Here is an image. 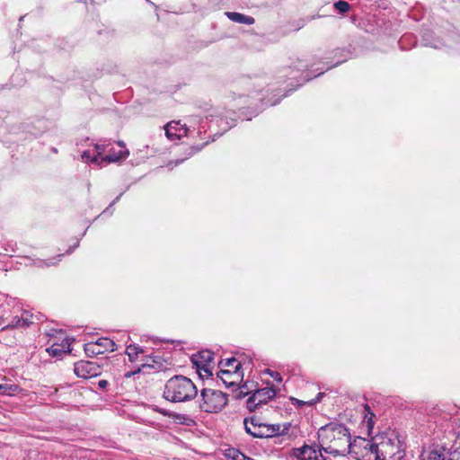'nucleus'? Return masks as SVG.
<instances>
[{
  "instance_id": "nucleus-1",
  "label": "nucleus",
  "mask_w": 460,
  "mask_h": 460,
  "mask_svg": "<svg viewBox=\"0 0 460 460\" xmlns=\"http://www.w3.org/2000/svg\"><path fill=\"white\" fill-rule=\"evenodd\" d=\"M317 435L319 445L325 453L333 456L349 455L351 436L344 424L330 422L321 427Z\"/></svg>"
},
{
  "instance_id": "nucleus-2",
  "label": "nucleus",
  "mask_w": 460,
  "mask_h": 460,
  "mask_svg": "<svg viewBox=\"0 0 460 460\" xmlns=\"http://www.w3.org/2000/svg\"><path fill=\"white\" fill-rule=\"evenodd\" d=\"M374 460H404L405 452L399 436L388 431L374 437Z\"/></svg>"
},
{
  "instance_id": "nucleus-3",
  "label": "nucleus",
  "mask_w": 460,
  "mask_h": 460,
  "mask_svg": "<svg viewBox=\"0 0 460 460\" xmlns=\"http://www.w3.org/2000/svg\"><path fill=\"white\" fill-rule=\"evenodd\" d=\"M198 394V388L192 380L182 375H176L164 385V398L171 402H186Z\"/></svg>"
},
{
  "instance_id": "nucleus-4",
  "label": "nucleus",
  "mask_w": 460,
  "mask_h": 460,
  "mask_svg": "<svg viewBox=\"0 0 460 460\" xmlns=\"http://www.w3.org/2000/svg\"><path fill=\"white\" fill-rule=\"evenodd\" d=\"M256 417L245 418L243 420L245 431L254 438H273L286 434L291 424H256Z\"/></svg>"
},
{
  "instance_id": "nucleus-5",
  "label": "nucleus",
  "mask_w": 460,
  "mask_h": 460,
  "mask_svg": "<svg viewBox=\"0 0 460 460\" xmlns=\"http://www.w3.org/2000/svg\"><path fill=\"white\" fill-rule=\"evenodd\" d=\"M227 404L226 394L214 389L204 388L200 392L199 408L208 413L221 411Z\"/></svg>"
},
{
  "instance_id": "nucleus-6",
  "label": "nucleus",
  "mask_w": 460,
  "mask_h": 460,
  "mask_svg": "<svg viewBox=\"0 0 460 460\" xmlns=\"http://www.w3.org/2000/svg\"><path fill=\"white\" fill-rule=\"evenodd\" d=\"M219 365L221 369L217 374L218 377L226 387L234 386L243 376L239 373L241 363L235 358H231L221 360Z\"/></svg>"
},
{
  "instance_id": "nucleus-7",
  "label": "nucleus",
  "mask_w": 460,
  "mask_h": 460,
  "mask_svg": "<svg viewBox=\"0 0 460 460\" xmlns=\"http://www.w3.org/2000/svg\"><path fill=\"white\" fill-rule=\"evenodd\" d=\"M374 437L371 439L358 437L350 442L349 455L356 460H374Z\"/></svg>"
},
{
  "instance_id": "nucleus-8",
  "label": "nucleus",
  "mask_w": 460,
  "mask_h": 460,
  "mask_svg": "<svg viewBox=\"0 0 460 460\" xmlns=\"http://www.w3.org/2000/svg\"><path fill=\"white\" fill-rule=\"evenodd\" d=\"M214 359V354L210 350H202L191 357V362L196 367V370L200 377H208L212 376L210 365Z\"/></svg>"
},
{
  "instance_id": "nucleus-9",
  "label": "nucleus",
  "mask_w": 460,
  "mask_h": 460,
  "mask_svg": "<svg viewBox=\"0 0 460 460\" xmlns=\"http://www.w3.org/2000/svg\"><path fill=\"white\" fill-rule=\"evenodd\" d=\"M117 349L116 343L107 337L99 338L94 342H88L84 345V352L88 357L103 354L107 351Z\"/></svg>"
},
{
  "instance_id": "nucleus-10",
  "label": "nucleus",
  "mask_w": 460,
  "mask_h": 460,
  "mask_svg": "<svg viewBox=\"0 0 460 460\" xmlns=\"http://www.w3.org/2000/svg\"><path fill=\"white\" fill-rule=\"evenodd\" d=\"M74 372L78 377L87 379L100 375L102 368L96 362L80 360L75 363Z\"/></svg>"
},
{
  "instance_id": "nucleus-11",
  "label": "nucleus",
  "mask_w": 460,
  "mask_h": 460,
  "mask_svg": "<svg viewBox=\"0 0 460 460\" xmlns=\"http://www.w3.org/2000/svg\"><path fill=\"white\" fill-rule=\"evenodd\" d=\"M322 448H316L308 445L301 447L293 448L290 452V457L298 460H326L322 454Z\"/></svg>"
},
{
  "instance_id": "nucleus-12",
  "label": "nucleus",
  "mask_w": 460,
  "mask_h": 460,
  "mask_svg": "<svg viewBox=\"0 0 460 460\" xmlns=\"http://www.w3.org/2000/svg\"><path fill=\"white\" fill-rule=\"evenodd\" d=\"M33 314H30L28 311H23L21 315H15L12 318L11 322L6 325L3 326V319L0 318V329L5 328H21L25 329L28 328L33 322Z\"/></svg>"
},
{
  "instance_id": "nucleus-13",
  "label": "nucleus",
  "mask_w": 460,
  "mask_h": 460,
  "mask_svg": "<svg viewBox=\"0 0 460 460\" xmlns=\"http://www.w3.org/2000/svg\"><path fill=\"white\" fill-rule=\"evenodd\" d=\"M118 145L120 146V149L118 151H116L112 146H111L109 147V149L107 151L108 154L105 156H102L101 158L102 164L103 163H105V164L117 163L123 159H126L128 156L129 152L126 148L125 144L122 141H119Z\"/></svg>"
},
{
  "instance_id": "nucleus-14",
  "label": "nucleus",
  "mask_w": 460,
  "mask_h": 460,
  "mask_svg": "<svg viewBox=\"0 0 460 460\" xmlns=\"http://www.w3.org/2000/svg\"><path fill=\"white\" fill-rule=\"evenodd\" d=\"M164 130L168 139L175 140L187 136L189 128L186 124L181 125L180 121H171L164 127Z\"/></svg>"
},
{
  "instance_id": "nucleus-15",
  "label": "nucleus",
  "mask_w": 460,
  "mask_h": 460,
  "mask_svg": "<svg viewBox=\"0 0 460 460\" xmlns=\"http://www.w3.org/2000/svg\"><path fill=\"white\" fill-rule=\"evenodd\" d=\"M276 394L277 391L272 385L258 389L253 393L255 399H257V401L261 404H265L269 401L272 400L276 396Z\"/></svg>"
},
{
  "instance_id": "nucleus-16",
  "label": "nucleus",
  "mask_w": 460,
  "mask_h": 460,
  "mask_svg": "<svg viewBox=\"0 0 460 460\" xmlns=\"http://www.w3.org/2000/svg\"><path fill=\"white\" fill-rule=\"evenodd\" d=\"M47 351L52 357L60 358L70 352V342L68 339H65L61 344H53L49 347Z\"/></svg>"
},
{
  "instance_id": "nucleus-17",
  "label": "nucleus",
  "mask_w": 460,
  "mask_h": 460,
  "mask_svg": "<svg viewBox=\"0 0 460 460\" xmlns=\"http://www.w3.org/2000/svg\"><path fill=\"white\" fill-rule=\"evenodd\" d=\"M226 15L229 20L236 23L251 25L254 23V18L236 12H226Z\"/></svg>"
},
{
  "instance_id": "nucleus-18",
  "label": "nucleus",
  "mask_w": 460,
  "mask_h": 460,
  "mask_svg": "<svg viewBox=\"0 0 460 460\" xmlns=\"http://www.w3.org/2000/svg\"><path fill=\"white\" fill-rule=\"evenodd\" d=\"M29 263H26V265H33L39 268H44V267H49L52 265L57 264L58 261L59 259L57 258H51L49 260H42V259H30L28 258Z\"/></svg>"
},
{
  "instance_id": "nucleus-19",
  "label": "nucleus",
  "mask_w": 460,
  "mask_h": 460,
  "mask_svg": "<svg viewBox=\"0 0 460 460\" xmlns=\"http://www.w3.org/2000/svg\"><path fill=\"white\" fill-rule=\"evenodd\" d=\"M21 390V387L14 384L0 385V395H13Z\"/></svg>"
},
{
  "instance_id": "nucleus-20",
  "label": "nucleus",
  "mask_w": 460,
  "mask_h": 460,
  "mask_svg": "<svg viewBox=\"0 0 460 460\" xmlns=\"http://www.w3.org/2000/svg\"><path fill=\"white\" fill-rule=\"evenodd\" d=\"M143 352V349L135 344H130L127 346L126 349V354L131 362H134L137 358L138 355L142 354Z\"/></svg>"
},
{
  "instance_id": "nucleus-21",
  "label": "nucleus",
  "mask_w": 460,
  "mask_h": 460,
  "mask_svg": "<svg viewBox=\"0 0 460 460\" xmlns=\"http://www.w3.org/2000/svg\"><path fill=\"white\" fill-rule=\"evenodd\" d=\"M422 460H451V457H447L444 453L438 450H432L423 456Z\"/></svg>"
},
{
  "instance_id": "nucleus-22",
  "label": "nucleus",
  "mask_w": 460,
  "mask_h": 460,
  "mask_svg": "<svg viewBox=\"0 0 460 460\" xmlns=\"http://www.w3.org/2000/svg\"><path fill=\"white\" fill-rule=\"evenodd\" d=\"M111 146V142L104 141L103 143H97L94 145V150L96 151V155H98L99 160L102 157V155L104 152H107L109 147Z\"/></svg>"
},
{
  "instance_id": "nucleus-23",
  "label": "nucleus",
  "mask_w": 460,
  "mask_h": 460,
  "mask_svg": "<svg viewBox=\"0 0 460 460\" xmlns=\"http://www.w3.org/2000/svg\"><path fill=\"white\" fill-rule=\"evenodd\" d=\"M82 160L85 163H95L98 164H102L101 160H99L98 155H93L90 150H85L82 154Z\"/></svg>"
},
{
  "instance_id": "nucleus-24",
  "label": "nucleus",
  "mask_w": 460,
  "mask_h": 460,
  "mask_svg": "<svg viewBox=\"0 0 460 460\" xmlns=\"http://www.w3.org/2000/svg\"><path fill=\"white\" fill-rule=\"evenodd\" d=\"M160 412H161L162 414H164V416H169V417H172V418H173L176 421H178V422H180V423H186V424H188L187 420L191 421V419H190V418H189V417H187L186 415L178 414V413H175V414H173V415H172V414L169 413V412H168V411H160Z\"/></svg>"
},
{
  "instance_id": "nucleus-25",
  "label": "nucleus",
  "mask_w": 460,
  "mask_h": 460,
  "mask_svg": "<svg viewBox=\"0 0 460 460\" xmlns=\"http://www.w3.org/2000/svg\"><path fill=\"white\" fill-rule=\"evenodd\" d=\"M261 405V402H259L257 401V399H255V395L252 394L246 401V408L250 411H256V409Z\"/></svg>"
},
{
  "instance_id": "nucleus-26",
  "label": "nucleus",
  "mask_w": 460,
  "mask_h": 460,
  "mask_svg": "<svg viewBox=\"0 0 460 460\" xmlns=\"http://www.w3.org/2000/svg\"><path fill=\"white\" fill-rule=\"evenodd\" d=\"M334 7L339 11V13H345L349 10L350 5L348 2L340 0L334 4Z\"/></svg>"
},
{
  "instance_id": "nucleus-27",
  "label": "nucleus",
  "mask_w": 460,
  "mask_h": 460,
  "mask_svg": "<svg viewBox=\"0 0 460 460\" xmlns=\"http://www.w3.org/2000/svg\"><path fill=\"white\" fill-rule=\"evenodd\" d=\"M266 373H268L274 380H276L279 383L282 382V376L279 372L272 371L270 369H267Z\"/></svg>"
},
{
  "instance_id": "nucleus-28",
  "label": "nucleus",
  "mask_w": 460,
  "mask_h": 460,
  "mask_svg": "<svg viewBox=\"0 0 460 460\" xmlns=\"http://www.w3.org/2000/svg\"><path fill=\"white\" fill-rule=\"evenodd\" d=\"M451 460H460V446L450 453Z\"/></svg>"
},
{
  "instance_id": "nucleus-29",
  "label": "nucleus",
  "mask_w": 460,
  "mask_h": 460,
  "mask_svg": "<svg viewBox=\"0 0 460 460\" xmlns=\"http://www.w3.org/2000/svg\"><path fill=\"white\" fill-rule=\"evenodd\" d=\"M323 395H324V394H323V393H319V394H317V396L315 397V399H314V400H312L311 402H308V404H309V405H313V404H314V403H316V402H319L322 400V398L323 397Z\"/></svg>"
},
{
  "instance_id": "nucleus-30",
  "label": "nucleus",
  "mask_w": 460,
  "mask_h": 460,
  "mask_svg": "<svg viewBox=\"0 0 460 460\" xmlns=\"http://www.w3.org/2000/svg\"><path fill=\"white\" fill-rule=\"evenodd\" d=\"M200 149H201V147L190 146L189 155L190 156V155H194L195 153L199 152Z\"/></svg>"
},
{
  "instance_id": "nucleus-31",
  "label": "nucleus",
  "mask_w": 460,
  "mask_h": 460,
  "mask_svg": "<svg viewBox=\"0 0 460 460\" xmlns=\"http://www.w3.org/2000/svg\"><path fill=\"white\" fill-rule=\"evenodd\" d=\"M298 63H299V67L297 68L298 71L306 69L308 66L307 64H305L303 62V60H298Z\"/></svg>"
},
{
  "instance_id": "nucleus-32",
  "label": "nucleus",
  "mask_w": 460,
  "mask_h": 460,
  "mask_svg": "<svg viewBox=\"0 0 460 460\" xmlns=\"http://www.w3.org/2000/svg\"><path fill=\"white\" fill-rule=\"evenodd\" d=\"M140 370H141L140 367H138L137 370H135V371H132V372H127V373H125L124 376H125V377L128 378V377H131L133 375L140 372Z\"/></svg>"
},
{
  "instance_id": "nucleus-33",
  "label": "nucleus",
  "mask_w": 460,
  "mask_h": 460,
  "mask_svg": "<svg viewBox=\"0 0 460 460\" xmlns=\"http://www.w3.org/2000/svg\"><path fill=\"white\" fill-rule=\"evenodd\" d=\"M107 385H108V381H106V380H101V381H99V386H100L101 388H104V387H106V386H107Z\"/></svg>"
},
{
  "instance_id": "nucleus-34",
  "label": "nucleus",
  "mask_w": 460,
  "mask_h": 460,
  "mask_svg": "<svg viewBox=\"0 0 460 460\" xmlns=\"http://www.w3.org/2000/svg\"><path fill=\"white\" fill-rule=\"evenodd\" d=\"M345 60H346V58H343V59H341V60L337 61L333 66H332V67L336 66H338L339 64H341V63H342V62H344ZM329 68H331V66H329V67H328V69H329Z\"/></svg>"
},
{
  "instance_id": "nucleus-35",
  "label": "nucleus",
  "mask_w": 460,
  "mask_h": 460,
  "mask_svg": "<svg viewBox=\"0 0 460 460\" xmlns=\"http://www.w3.org/2000/svg\"><path fill=\"white\" fill-rule=\"evenodd\" d=\"M122 194H119L113 201L112 203L110 205V207H112L121 197Z\"/></svg>"
},
{
  "instance_id": "nucleus-36",
  "label": "nucleus",
  "mask_w": 460,
  "mask_h": 460,
  "mask_svg": "<svg viewBox=\"0 0 460 460\" xmlns=\"http://www.w3.org/2000/svg\"><path fill=\"white\" fill-rule=\"evenodd\" d=\"M344 53H345V51H344V50H341V49H337V50H336V55H338V54H339L340 56H345V55H344Z\"/></svg>"
},
{
  "instance_id": "nucleus-37",
  "label": "nucleus",
  "mask_w": 460,
  "mask_h": 460,
  "mask_svg": "<svg viewBox=\"0 0 460 460\" xmlns=\"http://www.w3.org/2000/svg\"><path fill=\"white\" fill-rule=\"evenodd\" d=\"M185 159H186V158L176 160V161L174 162V165L176 166V165L180 164H181V163H182Z\"/></svg>"
},
{
  "instance_id": "nucleus-38",
  "label": "nucleus",
  "mask_w": 460,
  "mask_h": 460,
  "mask_svg": "<svg viewBox=\"0 0 460 460\" xmlns=\"http://www.w3.org/2000/svg\"><path fill=\"white\" fill-rule=\"evenodd\" d=\"M225 379L226 380H233V377H230V376H224Z\"/></svg>"
},
{
  "instance_id": "nucleus-39",
  "label": "nucleus",
  "mask_w": 460,
  "mask_h": 460,
  "mask_svg": "<svg viewBox=\"0 0 460 460\" xmlns=\"http://www.w3.org/2000/svg\"><path fill=\"white\" fill-rule=\"evenodd\" d=\"M256 424H263L262 422L260 421V420L256 417V420L254 421Z\"/></svg>"
},
{
  "instance_id": "nucleus-40",
  "label": "nucleus",
  "mask_w": 460,
  "mask_h": 460,
  "mask_svg": "<svg viewBox=\"0 0 460 460\" xmlns=\"http://www.w3.org/2000/svg\"><path fill=\"white\" fill-rule=\"evenodd\" d=\"M279 100L276 102H273L272 103H270V105H276L277 103H279Z\"/></svg>"
},
{
  "instance_id": "nucleus-41",
  "label": "nucleus",
  "mask_w": 460,
  "mask_h": 460,
  "mask_svg": "<svg viewBox=\"0 0 460 460\" xmlns=\"http://www.w3.org/2000/svg\"><path fill=\"white\" fill-rule=\"evenodd\" d=\"M226 124L228 125V128H232L234 124H230L228 121H226Z\"/></svg>"
},
{
  "instance_id": "nucleus-42",
  "label": "nucleus",
  "mask_w": 460,
  "mask_h": 460,
  "mask_svg": "<svg viewBox=\"0 0 460 460\" xmlns=\"http://www.w3.org/2000/svg\"><path fill=\"white\" fill-rule=\"evenodd\" d=\"M206 144H207V143H203V144L201 145V146H200V147H201V148H202V147H204V146H206Z\"/></svg>"
},
{
  "instance_id": "nucleus-43",
  "label": "nucleus",
  "mask_w": 460,
  "mask_h": 460,
  "mask_svg": "<svg viewBox=\"0 0 460 460\" xmlns=\"http://www.w3.org/2000/svg\"><path fill=\"white\" fill-rule=\"evenodd\" d=\"M206 144H207V143H203V144L201 145V146H200V147H201V148H202V147H204V146H206Z\"/></svg>"
},
{
  "instance_id": "nucleus-44",
  "label": "nucleus",
  "mask_w": 460,
  "mask_h": 460,
  "mask_svg": "<svg viewBox=\"0 0 460 460\" xmlns=\"http://www.w3.org/2000/svg\"><path fill=\"white\" fill-rule=\"evenodd\" d=\"M206 144H207V143H203V144L201 145V146H200V147H201V148H202V147H204V146H206Z\"/></svg>"
},
{
  "instance_id": "nucleus-45",
  "label": "nucleus",
  "mask_w": 460,
  "mask_h": 460,
  "mask_svg": "<svg viewBox=\"0 0 460 460\" xmlns=\"http://www.w3.org/2000/svg\"><path fill=\"white\" fill-rule=\"evenodd\" d=\"M146 364H142V367H146Z\"/></svg>"
}]
</instances>
